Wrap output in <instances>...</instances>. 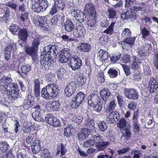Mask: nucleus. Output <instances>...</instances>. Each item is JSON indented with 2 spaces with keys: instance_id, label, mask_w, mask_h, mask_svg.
I'll return each mask as SVG.
<instances>
[{
  "instance_id": "56",
  "label": "nucleus",
  "mask_w": 158,
  "mask_h": 158,
  "mask_svg": "<svg viewBox=\"0 0 158 158\" xmlns=\"http://www.w3.org/2000/svg\"><path fill=\"white\" fill-rule=\"evenodd\" d=\"M86 125L88 127H89L90 128H92V130L93 132L95 131V130L94 127V120L91 119H89L88 120L87 123Z\"/></svg>"
},
{
  "instance_id": "53",
  "label": "nucleus",
  "mask_w": 158,
  "mask_h": 158,
  "mask_svg": "<svg viewBox=\"0 0 158 158\" xmlns=\"http://www.w3.org/2000/svg\"><path fill=\"white\" fill-rule=\"evenodd\" d=\"M96 78L98 81L101 83L104 82L105 81L104 75L102 72L98 73L96 76Z\"/></svg>"
},
{
  "instance_id": "45",
  "label": "nucleus",
  "mask_w": 158,
  "mask_h": 158,
  "mask_svg": "<svg viewBox=\"0 0 158 158\" xmlns=\"http://www.w3.org/2000/svg\"><path fill=\"white\" fill-rule=\"evenodd\" d=\"M109 77L112 78L116 77L118 75V72L115 69H110L108 72Z\"/></svg>"
},
{
  "instance_id": "48",
  "label": "nucleus",
  "mask_w": 158,
  "mask_h": 158,
  "mask_svg": "<svg viewBox=\"0 0 158 158\" xmlns=\"http://www.w3.org/2000/svg\"><path fill=\"white\" fill-rule=\"evenodd\" d=\"M66 73L65 70L62 68L59 69L56 72L58 78H62L64 77Z\"/></svg>"
},
{
  "instance_id": "33",
  "label": "nucleus",
  "mask_w": 158,
  "mask_h": 158,
  "mask_svg": "<svg viewBox=\"0 0 158 158\" xmlns=\"http://www.w3.org/2000/svg\"><path fill=\"white\" fill-rule=\"evenodd\" d=\"M31 67L30 64H25L21 66V71L23 75H24L26 76L28 73L31 71Z\"/></svg>"
},
{
  "instance_id": "58",
  "label": "nucleus",
  "mask_w": 158,
  "mask_h": 158,
  "mask_svg": "<svg viewBox=\"0 0 158 158\" xmlns=\"http://www.w3.org/2000/svg\"><path fill=\"white\" fill-rule=\"evenodd\" d=\"M96 104L93 105V106L94 107V109L96 112H99L102 110V103L100 102V103Z\"/></svg>"
},
{
  "instance_id": "52",
  "label": "nucleus",
  "mask_w": 158,
  "mask_h": 158,
  "mask_svg": "<svg viewBox=\"0 0 158 158\" xmlns=\"http://www.w3.org/2000/svg\"><path fill=\"white\" fill-rule=\"evenodd\" d=\"M120 60L121 62L124 63L129 62L131 60L130 56L127 54H124Z\"/></svg>"
},
{
  "instance_id": "5",
  "label": "nucleus",
  "mask_w": 158,
  "mask_h": 158,
  "mask_svg": "<svg viewBox=\"0 0 158 158\" xmlns=\"http://www.w3.org/2000/svg\"><path fill=\"white\" fill-rule=\"evenodd\" d=\"M91 139L96 143V147L99 151L103 150L110 144L109 142L103 141L102 136L98 134L92 135Z\"/></svg>"
},
{
  "instance_id": "2",
  "label": "nucleus",
  "mask_w": 158,
  "mask_h": 158,
  "mask_svg": "<svg viewBox=\"0 0 158 158\" xmlns=\"http://www.w3.org/2000/svg\"><path fill=\"white\" fill-rule=\"evenodd\" d=\"M41 55V67L44 70H47L54 63L53 56H55L58 53L55 45H49L45 47Z\"/></svg>"
},
{
  "instance_id": "18",
  "label": "nucleus",
  "mask_w": 158,
  "mask_h": 158,
  "mask_svg": "<svg viewBox=\"0 0 158 158\" xmlns=\"http://www.w3.org/2000/svg\"><path fill=\"white\" fill-rule=\"evenodd\" d=\"M100 100L99 97L97 94H92L88 98V104L91 106L100 103Z\"/></svg>"
},
{
  "instance_id": "22",
  "label": "nucleus",
  "mask_w": 158,
  "mask_h": 158,
  "mask_svg": "<svg viewBox=\"0 0 158 158\" xmlns=\"http://www.w3.org/2000/svg\"><path fill=\"white\" fill-rule=\"evenodd\" d=\"M60 106V104L59 102L58 101H55L48 103L46 107L48 109V108L49 107L50 108V111H53L57 110Z\"/></svg>"
},
{
  "instance_id": "62",
  "label": "nucleus",
  "mask_w": 158,
  "mask_h": 158,
  "mask_svg": "<svg viewBox=\"0 0 158 158\" xmlns=\"http://www.w3.org/2000/svg\"><path fill=\"white\" fill-rule=\"evenodd\" d=\"M137 104L134 102L132 101L127 105V107L129 109L132 110H134L136 107Z\"/></svg>"
},
{
  "instance_id": "60",
  "label": "nucleus",
  "mask_w": 158,
  "mask_h": 158,
  "mask_svg": "<svg viewBox=\"0 0 158 158\" xmlns=\"http://www.w3.org/2000/svg\"><path fill=\"white\" fill-rule=\"evenodd\" d=\"M108 39L107 36L102 35L99 39L100 42L101 44L104 45L107 43Z\"/></svg>"
},
{
  "instance_id": "31",
  "label": "nucleus",
  "mask_w": 158,
  "mask_h": 158,
  "mask_svg": "<svg viewBox=\"0 0 158 158\" xmlns=\"http://www.w3.org/2000/svg\"><path fill=\"white\" fill-rule=\"evenodd\" d=\"M88 130L86 128L82 129L81 132L78 134V139L80 140L85 139L89 135Z\"/></svg>"
},
{
  "instance_id": "47",
  "label": "nucleus",
  "mask_w": 158,
  "mask_h": 158,
  "mask_svg": "<svg viewBox=\"0 0 158 158\" xmlns=\"http://www.w3.org/2000/svg\"><path fill=\"white\" fill-rule=\"evenodd\" d=\"M135 40V37H130L126 38L124 40V41L125 43L130 45H132L134 44Z\"/></svg>"
},
{
  "instance_id": "46",
  "label": "nucleus",
  "mask_w": 158,
  "mask_h": 158,
  "mask_svg": "<svg viewBox=\"0 0 158 158\" xmlns=\"http://www.w3.org/2000/svg\"><path fill=\"white\" fill-rule=\"evenodd\" d=\"M115 24V22H112L108 27L104 31V32L107 34H111L113 31V28Z\"/></svg>"
},
{
  "instance_id": "40",
  "label": "nucleus",
  "mask_w": 158,
  "mask_h": 158,
  "mask_svg": "<svg viewBox=\"0 0 158 158\" xmlns=\"http://www.w3.org/2000/svg\"><path fill=\"white\" fill-rule=\"evenodd\" d=\"M86 81V77L80 76L77 79L76 84L79 86H81L85 85Z\"/></svg>"
},
{
  "instance_id": "59",
  "label": "nucleus",
  "mask_w": 158,
  "mask_h": 158,
  "mask_svg": "<svg viewBox=\"0 0 158 158\" xmlns=\"http://www.w3.org/2000/svg\"><path fill=\"white\" fill-rule=\"evenodd\" d=\"M19 29V27L16 24H12L10 26V30L13 34H15Z\"/></svg>"
},
{
  "instance_id": "55",
  "label": "nucleus",
  "mask_w": 158,
  "mask_h": 158,
  "mask_svg": "<svg viewBox=\"0 0 158 158\" xmlns=\"http://www.w3.org/2000/svg\"><path fill=\"white\" fill-rule=\"evenodd\" d=\"M94 144V141L92 139L87 140L84 143V146L85 147H90Z\"/></svg>"
},
{
  "instance_id": "34",
  "label": "nucleus",
  "mask_w": 158,
  "mask_h": 158,
  "mask_svg": "<svg viewBox=\"0 0 158 158\" xmlns=\"http://www.w3.org/2000/svg\"><path fill=\"white\" fill-rule=\"evenodd\" d=\"M147 27L148 29L145 27H144L140 31V32L142 35V38L143 39H146L147 37L148 36L150 33V26L149 27L147 26Z\"/></svg>"
},
{
  "instance_id": "28",
  "label": "nucleus",
  "mask_w": 158,
  "mask_h": 158,
  "mask_svg": "<svg viewBox=\"0 0 158 158\" xmlns=\"http://www.w3.org/2000/svg\"><path fill=\"white\" fill-rule=\"evenodd\" d=\"M75 127L73 124H69L64 129V136L67 137H70L72 135L71 131L73 130Z\"/></svg>"
},
{
  "instance_id": "41",
  "label": "nucleus",
  "mask_w": 158,
  "mask_h": 158,
  "mask_svg": "<svg viewBox=\"0 0 158 158\" xmlns=\"http://www.w3.org/2000/svg\"><path fill=\"white\" fill-rule=\"evenodd\" d=\"M71 53L70 50L68 48H64L59 52V54L65 55L66 57L69 58L71 56Z\"/></svg>"
},
{
  "instance_id": "36",
  "label": "nucleus",
  "mask_w": 158,
  "mask_h": 158,
  "mask_svg": "<svg viewBox=\"0 0 158 158\" xmlns=\"http://www.w3.org/2000/svg\"><path fill=\"white\" fill-rule=\"evenodd\" d=\"M44 112H41L38 111H35L32 113V116L36 121H41L42 119L43 113Z\"/></svg>"
},
{
  "instance_id": "42",
  "label": "nucleus",
  "mask_w": 158,
  "mask_h": 158,
  "mask_svg": "<svg viewBox=\"0 0 158 158\" xmlns=\"http://www.w3.org/2000/svg\"><path fill=\"white\" fill-rule=\"evenodd\" d=\"M127 124L126 120L124 118H121L117 124L118 127H119L121 130L124 129Z\"/></svg>"
},
{
  "instance_id": "50",
  "label": "nucleus",
  "mask_w": 158,
  "mask_h": 158,
  "mask_svg": "<svg viewBox=\"0 0 158 158\" xmlns=\"http://www.w3.org/2000/svg\"><path fill=\"white\" fill-rule=\"evenodd\" d=\"M131 34V31L127 28L124 29L122 33V36L126 38L130 37Z\"/></svg>"
},
{
  "instance_id": "43",
  "label": "nucleus",
  "mask_w": 158,
  "mask_h": 158,
  "mask_svg": "<svg viewBox=\"0 0 158 158\" xmlns=\"http://www.w3.org/2000/svg\"><path fill=\"white\" fill-rule=\"evenodd\" d=\"M98 125L99 130L102 132H104L107 129V126L104 121H99Z\"/></svg>"
},
{
  "instance_id": "23",
  "label": "nucleus",
  "mask_w": 158,
  "mask_h": 158,
  "mask_svg": "<svg viewBox=\"0 0 158 158\" xmlns=\"http://www.w3.org/2000/svg\"><path fill=\"white\" fill-rule=\"evenodd\" d=\"M31 147L33 153L36 154L39 152L41 149L40 142L39 140H34Z\"/></svg>"
},
{
  "instance_id": "1",
  "label": "nucleus",
  "mask_w": 158,
  "mask_h": 158,
  "mask_svg": "<svg viewBox=\"0 0 158 158\" xmlns=\"http://www.w3.org/2000/svg\"><path fill=\"white\" fill-rule=\"evenodd\" d=\"M54 2L49 13L53 15L58 13L60 10H62L66 6L64 2L61 0H53ZM52 0H32L28 3L29 8L33 11L39 13L46 10L51 3Z\"/></svg>"
},
{
  "instance_id": "4",
  "label": "nucleus",
  "mask_w": 158,
  "mask_h": 158,
  "mask_svg": "<svg viewBox=\"0 0 158 158\" xmlns=\"http://www.w3.org/2000/svg\"><path fill=\"white\" fill-rule=\"evenodd\" d=\"M12 80L7 76H2L0 80V91L2 94H6L8 88L17 87V84L12 82Z\"/></svg>"
},
{
  "instance_id": "15",
  "label": "nucleus",
  "mask_w": 158,
  "mask_h": 158,
  "mask_svg": "<svg viewBox=\"0 0 158 158\" xmlns=\"http://www.w3.org/2000/svg\"><path fill=\"white\" fill-rule=\"evenodd\" d=\"M84 13L87 14V16H96V13L94 6L92 4L89 3L86 4L84 8Z\"/></svg>"
},
{
  "instance_id": "11",
  "label": "nucleus",
  "mask_w": 158,
  "mask_h": 158,
  "mask_svg": "<svg viewBox=\"0 0 158 158\" xmlns=\"http://www.w3.org/2000/svg\"><path fill=\"white\" fill-rule=\"evenodd\" d=\"M70 64L73 70L78 69H80L81 65V61L79 57L75 56L70 58Z\"/></svg>"
},
{
  "instance_id": "14",
  "label": "nucleus",
  "mask_w": 158,
  "mask_h": 158,
  "mask_svg": "<svg viewBox=\"0 0 158 158\" xmlns=\"http://www.w3.org/2000/svg\"><path fill=\"white\" fill-rule=\"evenodd\" d=\"M148 89L150 93H153L158 91V80L153 78L150 79L149 83Z\"/></svg>"
},
{
  "instance_id": "63",
  "label": "nucleus",
  "mask_w": 158,
  "mask_h": 158,
  "mask_svg": "<svg viewBox=\"0 0 158 158\" xmlns=\"http://www.w3.org/2000/svg\"><path fill=\"white\" fill-rule=\"evenodd\" d=\"M152 45L150 44V41L147 42L145 43V45L143 46V48L145 49V48H147L148 52V53L152 49Z\"/></svg>"
},
{
  "instance_id": "57",
  "label": "nucleus",
  "mask_w": 158,
  "mask_h": 158,
  "mask_svg": "<svg viewBox=\"0 0 158 158\" xmlns=\"http://www.w3.org/2000/svg\"><path fill=\"white\" fill-rule=\"evenodd\" d=\"M59 61L61 63H65L68 61L69 58L66 57L65 55L59 54Z\"/></svg>"
},
{
  "instance_id": "39",
  "label": "nucleus",
  "mask_w": 158,
  "mask_h": 158,
  "mask_svg": "<svg viewBox=\"0 0 158 158\" xmlns=\"http://www.w3.org/2000/svg\"><path fill=\"white\" fill-rule=\"evenodd\" d=\"M47 16L42 17L39 16L38 18V21H35L34 22L36 26H41L42 25L45 24V22L46 21Z\"/></svg>"
},
{
  "instance_id": "7",
  "label": "nucleus",
  "mask_w": 158,
  "mask_h": 158,
  "mask_svg": "<svg viewBox=\"0 0 158 158\" xmlns=\"http://www.w3.org/2000/svg\"><path fill=\"white\" fill-rule=\"evenodd\" d=\"M123 94L126 98L133 100H136L139 96L137 90L133 88L125 89Z\"/></svg>"
},
{
  "instance_id": "8",
  "label": "nucleus",
  "mask_w": 158,
  "mask_h": 158,
  "mask_svg": "<svg viewBox=\"0 0 158 158\" xmlns=\"http://www.w3.org/2000/svg\"><path fill=\"white\" fill-rule=\"evenodd\" d=\"M18 85L17 84V87H12V89L8 88L7 90H6V94H2L4 96L8 97L9 100L11 101H14L18 96L19 91L18 89Z\"/></svg>"
},
{
  "instance_id": "37",
  "label": "nucleus",
  "mask_w": 158,
  "mask_h": 158,
  "mask_svg": "<svg viewBox=\"0 0 158 158\" xmlns=\"http://www.w3.org/2000/svg\"><path fill=\"white\" fill-rule=\"evenodd\" d=\"M116 106V102L114 100H113L110 102L106 109V113H109L113 111Z\"/></svg>"
},
{
  "instance_id": "49",
  "label": "nucleus",
  "mask_w": 158,
  "mask_h": 158,
  "mask_svg": "<svg viewBox=\"0 0 158 158\" xmlns=\"http://www.w3.org/2000/svg\"><path fill=\"white\" fill-rule=\"evenodd\" d=\"M121 56V54L119 52L113 55V56H110V59L111 61L113 63H115L120 58Z\"/></svg>"
},
{
  "instance_id": "17",
  "label": "nucleus",
  "mask_w": 158,
  "mask_h": 158,
  "mask_svg": "<svg viewBox=\"0 0 158 158\" xmlns=\"http://www.w3.org/2000/svg\"><path fill=\"white\" fill-rule=\"evenodd\" d=\"M72 14L76 20L80 23H83L86 19V16L84 15V13L80 10H75L72 12Z\"/></svg>"
},
{
  "instance_id": "10",
  "label": "nucleus",
  "mask_w": 158,
  "mask_h": 158,
  "mask_svg": "<svg viewBox=\"0 0 158 158\" xmlns=\"http://www.w3.org/2000/svg\"><path fill=\"white\" fill-rule=\"evenodd\" d=\"M45 120L46 122L54 127L59 126L60 125L58 119L51 114H47Z\"/></svg>"
},
{
  "instance_id": "16",
  "label": "nucleus",
  "mask_w": 158,
  "mask_h": 158,
  "mask_svg": "<svg viewBox=\"0 0 158 158\" xmlns=\"http://www.w3.org/2000/svg\"><path fill=\"white\" fill-rule=\"evenodd\" d=\"M34 97L31 95H28L27 98L23 102V107L25 109L31 108L33 105Z\"/></svg>"
},
{
  "instance_id": "20",
  "label": "nucleus",
  "mask_w": 158,
  "mask_h": 158,
  "mask_svg": "<svg viewBox=\"0 0 158 158\" xmlns=\"http://www.w3.org/2000/svg\"><path fill=\"white\" fill-rule=\"evenodd\" d=\"M85 31L83 27L78 26L73 30V36L76 38L82 36L85 34Z\"/></svg>"
},
{
  "instance_id": "25",
  "label": "nucleus",
  "mask_w": 158,
  "mask_h": 158,
  "mask_svg": "<svg viewBox=\"0 0 158 158\" xmlns=\"http://www.w3.org/2000/svg\"><path fill=\"white\" fill-rule=\"evenodd\" d=\"M18 36L21 40L24 42H25L28 36V34L27 29H20L19 32Z\"/></svg>"
},
{
  "instance_id": "38",
  "label": "nucleus",
  "mask_w": 158,
  "mask_h": 158,
  "mask_svg": "<svg viewBox=\"0 0 158 158\" xmlns=\"http://www.w3.org/2000/svg\"><path fill=\"white\" fill-rule=\"evenodd\" d=\"M8 147V144L6 141H3L0 143V155L6 151Z\"/></svg>"
},
{
  "instance_id": "27",
  "label": "nucleus",
  "mask_w": 158,
  "mask_h": 158,
  "mask_svg": "<svg viewBox=\"0 0 158 158\" xmlns=\"http://www.w3.org/2000/svg\"><path fill=\"white\" fill-rule=\"evenodd\" d=\"M34 90L35 97H38L40 95V82L38 79H35L34 82Z\"/></svg>"
},
{
  "instance_id": "29",
  "label": "nucleus",
  "mask_w": 158,
  "mask_h": 158,
  "mask_svg": "<svg viewBox=\"0 0 158 158\" xmlns=\"http://www.w3.org/2000/svg\"><path fill=\"white\" fill-rule=\"evenodd\" d=\"M91 48L90 45L88 43H81L78 48L81 52H89Z\"/></svg>"
},
{
  "instance_id": "32",
  "label": "nucleus",
  "mask_w": 158,
  "mask_h": 158,
  "mask_svg": "<svg viewBox=\"0 0 158 158\" xmlns=\"http://www.w3.org/2000/svg\"><path fill=\"white\" fill-rule=\"evenodd\" d=\"M40 155L41 156L44 157V158H53V154L46 149H44L41 151Z\"/></svg>"
},
{
  "instance_id": "24",
  "label": "nucleus",
  "mask_w": 158,
  "mask_h": 158,
  "mask_svg": "<svg viewBox=\"0 0 158 158\" xmlns=\"http://www.w3.org/2000/svg\"><path fill=\"white\" fill-rule=\"evenodd\" d=\"M64 28L65 31L68 32H70L74 29V24L70 19H67L64 24Z\"/></svg>"
},
{
  "instance_id": "3",
  "label": "nucleus",
  "mask_w": 158,
  "mask_h": 158,
  "mask_svg": "<svg viewBox=\"0 0 158 158\" xmlns=\"http://www.w3.org/2000/svg\"><path fill=\"white\" fill-rule=\"evenodd\" d=\"M58 86L55 84H49L41 91L42 96L44 98L49 99L56 97L59 92Z\"/></svg>"
},
{
  "instance_id": "35",
  "label": "nucleus",
  "mask_w": 158,
  "mask_h": 158,
  "mask_svg": "<svg viewBox=\"0 0 158 158\" xmlns=\"http://www.w3.org/2000/svg\"><path fill=\"white\" fill-rule=\"evenodd\" d=\"M132 59H134L133 62L132 64L131 68L133 69H137L141 64V62L139 58H136L135 56H134Z\"/></svg>"
},
{
  "instance_id": "54",
  "label": "nucleus",
  "mask_w": 158,
  "mask_h": 158,
  "mask_svg": "<svg viewBox=\"0 0 158 158\" xmlns=\"http://www.w3.org/2000/svg\"><path fill=\"white\" fill-rule=\"evenodd\" d=\"M116 98L119 107L120 108L123 107V106L124 103L123 97L119 94H118L116 96Z\"/></svg>"
},
{
  "instance_id": "9",
  "label": "nucleus",
  "mask_w": 158,
  "mask_h": 158,
  "mask_svg": "<svg viewBox=\"0 0 158 158\" xmlns=\"http://www.w3.org/2000/svg\"><path fill=\"white\" fill-rule=\"evenodd\" d=\"M85 95L81 92H79L72 101L71 107L72 108L76 109L84 101Z\"/></svg>"
},
{
  "instance_id": "64",
  "label": "nucleus",
  "mask_w": 158,
  "mask_h": 158,
  "mask_svg": "<svg viewBox=\"0 0 158 158\" xmlns=\"http://www.w3.org/2000/svg\"><path fill=\"white\" fill-rule=\"evenodd\" d=\"M131 13V11H128L122 14L121 15V18L123 19H130V17H129V15Z\"/></svg>"
},
{
  "instance_id": "6",
  "label": "nucleus",
  "mask_w": 158,
  "mask_h": 158,
  "mask_svg": "<svg viewBox=\"0 0 158 158\" xmlns=\"http://www.w3.org/2000/svg\"><path fill=\"white\" fill-rule=\"evenodd\" d=\"M39 44V40L35 39L33 41L31 47H27L25 48L26 53L31 56L33 59L36 56L35 50L37 49Z\"/></svg>"
},
{
  "instance_id": "61",
  "label": "nucleus",
  "mask_w": 158,
  "mask_h": 158,
  "mask_svg": "<svg viewBox=\"0 0 158 158\" xmlns=\"http://www.w3.org/2000/svg\"><path fill=\"white\" fill-rule=\"evenodd\" d=\"M27 13L25 12H23L19 18V20L22 21H24L26 19H27Z\"/></svg>"
},
{
  "instance_id": "12",
  "label": "nucleus",
  "mask_w": 158,
  "mask_h": 158,
  "mask_svg": "<svg viewBox=\"0 0 158 158\" xmlns=\"http://www.w3.org/2000/svg\"><path fill=\"white\" fill-rule=\"evenodd\" d=\"M17 49L16 44L15 43L10 44L8 46H6L5 49V59L8 60L10 58L11 54L12 51H15Z\"/></svg>"
},
{
  "instance_id": "26",
  "label": "nucleus",
  "mask_w": 158,
  "mask_h": 158,
  "mask_svg": "<svg viewBox=\"0 0 158 158\" xmlns=\"http://www.w3.org/2000/svg\"><path fill=\"white\" fill-rule=\"evenodd\" d=\"M87 16V23L89 27L91 29L92 27L96 25L97 22L96 20V16L90 15Z\"/></svg>"
},
{
  "instance_id": "30",
  "label": "nucleus",
  "mask_w": 158,
  "mask_h": 158,
  "mask_svg": "<svg viewBox=\"0 0 158 158\" xmlns=\"http://www.w3.org/2000/svg\"><path fill=\"white\" fill-rule=\"evenodd\" d=\"M97 55L102 61H105L108 57L107 52L103 50H100L98 52Z\"/></svg>"
},
{
  "instance_id": "21",
  "label": "nucleus",
  "mask_w": 158,
  "mask_h": 158,
  "mask_svg": "<svg viewBox=\"0 0 158 158\" xmlns=\"http://www.w3.org/2000/svg\"><path fill=\"white\" fill-rule=\"evenodd\" d=\"M100 93L102 99L105 102L110 99L112 94L108 89L104 88L101 90Z\"/></svg>"
},
{
  "instance_id": "51",
  "label": "nucleus",
  "mask_w": 158,
  "mask_h": 158,
  "mask_svg": "<svg viewBox=\"0 0 158 158\" xmlns=\"http://www.w3.org/2000/svg\"><path fill=\"white\" fill-rule=\"evenodd\" d=\"M68 151V150L66 148L65 145L63 144H61L60 151L58 150L57 152V154H59L60 152L61 156L64 155Z\"/></svg>"
},
{
  "instance_id": "19",
  "label": "nucleus",
  "mask_w": 158,
  "mask_h": 158,
  "mask_svg": "<svg viewBox=\"0 0 158 158\" xmlns=\"http://www.w3.org/2000/svg\"><path fill=\"white\" fill-rule=\"evenodd\" d=\"M76 87L75 84L73 82L68 84L66 86L64 90L66 95L68 97L71 96L75 92Z\"/></svg>"
},
{
  "instance_id": "13",
  "label": "nucleus",
  "mask_w": 158,
  "mask_h": 158,
  "mask_svg": "<svg viewBox=\"0 0 158 158\" xmlns=\"http://www.w3.org/2000/svg\"><path fill=\"white\" fill-rule=\"evenodd\" d=\"M107 120L109 123H114L117 122L119 118V115L117 111H112L106 113Z\"/></svg>"
},
{
  "instance_id": "44",
  "label": "nucleus",
  "mask_w": 158,
  "mask_h": 158,
  "mask_svg": "<svg viewBox=\"0 0 158 158\" xmlns=\"http://www.w3.org/2000/svg\"><path fill=\"white\" fill-rule=\"evenodd\" d=\"M108 13V17L110 19L115 18L116 15V11L113 8L108 9L107 11Z\"/></svg>"
}]
</instances>
